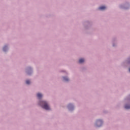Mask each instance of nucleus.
<instances>
[{"label":"nucleus","mask_w":130,"mask_h":130,"mask_svg":"<svg viewBox=\"0 0 130 130\" xmlns=\"http://www.w3.org/2000/svg\"><path fill=\"white\" fill-rule=\"evenodd\" d=\"M39 104L41 105V106H42L43 108L46 109V110H49V109H50L48 104H47V103L45 101H42Z\"/></svg>","instance_id":"obj_1"},{"label":"nucleus","mask_w":130,"mask_h":130,"mask_svg":"<svg viewBox=\"0 0 130 130\" xmlns=\"http://www.w3.org/2000/svg\"><path fill=\"white\" fill-rule=\"evenodd\" d=\"M102 120H98L96 122V125L97 127H100V126H101L102 125Z\"/></svg>","instance_id":"obj_2"},{"label":"nucleus","mask_w":130,"mask_h":130,"mask_svg":"<svg viewBox=\"0 0 130 130\" xmlns=\"http://www.w3.org/2000/svg\"><path fill=\"white\" fill-rule=\"evenodd\" d=\"M106 9V7L105 6H101L99 8V10H101V11H103Z\"/></svg>","instance_id":"obj_3"},{"label":"nucleus","mask_w":130,"mask_h":130,"mask_svg":"<svg viewBox=\"0 0 130 130\" xmlns=\"http://www.w3.org/2000/svg\"><path fill=\"white\" fill-rule=\"evenodd\" d=\"M84 61H85V59H84L83 58L80 59L79 60V63H83V62H84Z\"/></svg>","instance_id":"obj_4"},{"label":"nucleus","mask_w":130,"mask_h":130,"mask_svg":"<svg viewBox=\"0 0 130 130\" xmlns=\"http://www.w3.org/2000/svg\"><path fill=\"white\" fill-rule=\"evenodd\" d=\"M37 97L38 98H41V97H42V94H41V93H38L37 94Z\"/></svg>","instance_id":"obj_5"},{"label":"nucleus","mask_w":130,"mask_h":130,"mask_svg":"<svg viewBox=\"0 0 130 130\" xmlns=\"http://www.w3.org/2000/svg\"><path fill=\"white\" fill-rule=\"evenodd\" d=\"M125 109H129V108H130V106H128V105H126L125 106Z\"/></svg>","instance_id":"obj_6"},{"label":"nucleus","mask_w":130,"mask_h":130,"mask_svg":"<svg viewBox=\"0 0 130 130\" xmlns=\"http://www.w3.org/2000/svg\"><path fill=\"white\" fill-rule=\"evenodd\" d=\"M63 80L66 82H68V81H69V78H68V77H63Z\"/></svg>","instance_id":"obj_7"},{"label":"nucleus","mask_w":130,"mask_h":130,"mask_svg":"<svg viewBox=\"0 0 130 130\" xmlns=\"http://www.w3.org/2000/svg\"><path fill=\"white\" fill-rule=\"evenodd\" d=\"M68 107L70 110H71V107H73V105L72 104H69L68 106Z\"/></svg>","instance_id":"obj_8"},{"label":"nucleus","mask_w":130,"mask_h":130,"mask_svg":"<svg viewBox=\"0 0 130 130\" xmlns=\"http://www.w3.org/2000/svg\"><path fill=\"white\" fill-rule=\"evenodd\" d=\"M30 81L29 80H26V84H27V85H29V84H30Z\"/></svg>","instance_id":"obj_9"},{"label":"nucleus","mask_w":130,"mask_h":130,"mask_svg":"<svg viewBox=\"0 0 130 130\" xmlns=\"http://www.w3.org/2000/svg\"><path fill=\"white\" fill-rule=\"evenodd\" d=\"M6 49H7V46H5V47L3 48V50H4V51H6Z\"/></svg>","instance_id":"obj_10"}]
</instances>
